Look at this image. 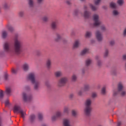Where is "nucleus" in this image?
Returning <instances> with one entry per match:
<instances>
[{
    "mask_svg": "<svg viewBox=\"0 0 126 126\" xmlns=\"http://www.w3.org/2000/svg\"><path fill=\"white\" fill-rule=\"evenodd\" d=\"M14 49L11 47V43L8 41L4 43L3 48L5 52L9 54H16L19 55L23 51V42L18 38V35H16L14 39Z\"/></svg>",
    "mask_w": 126,
    "mask_h": 126,
    "instance_id": "1",
    "label": "nucleus"
},
{
    "mask_svg": "<svg viewBox=\"0 0 126 126\" xmlns=\"http://www.w3.org/2000/svg\"><path fill=\"white\" fill-rule=\"evenodd\" d=\"M92 103V101L90 98L87 99L86 101L85 113L87 117H90L91 115V111H92V107H91Z\"/></svg>",
    "mask_w": 126,
    "mask_h": 126,
    "instance_id": "2",
    "label": "nucleus"
},
{
    "mask_svg": "<svg viewBox=\"0 0 126 126\" xmlns=\"http://www.w3.org/2000/svg\"><path fill=\"white\" fill-rule=\"evenodd\" d=\"M28 79L31 80L32 83L34 85V89L37 90L39 87V81L35 79V74L31 73L28 75Z\"/></svg>",
    "mask_w": 126,
    "mask_h": 126,
    "instance_id": "3",
    "label": "nucleus"
},
{
    "mask_svg": "<svg viewBox=\"0 0 126 126\" xmlns=\"http://www.w3.org/2000/svg\"><path fill=\"white\" fill-rule=\"evenodd\" d=\"M14 112L15 113H18L19 114H20L21 117V118H23V119L25 118V115H26V113L21 109L20 105H16L14 107Z\"/></svg>",
    "mask_w": 126,
    "mask_h": 126,
    "instance_id": "4",
    "label": "nucleus"
},
{
    "mask_svg": "<svg viewBox=\"0 0 126 126\" xmlns=\"http://www.w3.org/2000/svg\"><path fill=\"white\" fill-rule=\"evenodd\" d=\"M93 19H94V27H98V26H100L101 24V21L99 20V16L97 14H94L93 16Z\"/></svg>",
    "mask_w": 126,
    "mask_h": 126,
    "instance_id": "5",
    "label": "nucleus"
},
{
    "mask_svg": "<svg viewBox=\"0 0 126 126\" xmlns=\"http://www.w3.org/2000/svg\"><path fill=\"white\" fill-rule=\"evenodd\" d=\"M23 98L25 102H30L32 100V95L31 94H27L25 93H23Z\"/></svg>",
    "mask_w": 126,
    "mask_h": 126,
    "instance_id": "6",
    "label": "nucleus"
},
{
    "mask_svg": "<svg viewBox=\"0 0 126 126\" xmlns=\"http://www.w3.org/2000/svg\"><path fill=\"white\" fill-rule=\"evenodd\" d=\"M118 91L117 92L114 91L113 93L114 96H117V95H118V94H120L121 93V91L123 90V84L122 83H119L118 84Z\"/></svg>",
    "mask_w": 126,
    "mask_h": 126,
    "instance_id": "7",
    "label": "nucleus"
},
{
    "mask_svg": "<svg viewBox=\"0 0 126 126\" xmlns=\"http://www.w3.org/2000/svg\"><path fill=\"white\" fill-rule=\"evenodd\" d=\"M61 117H62V113H61L60 111H57L56 115L52 117V120L54 122L55 121H57L58 119H60Z\"/></svg>",
    "mask_w": 126,
    "mask_h": 126,
    "instance_id": "8",
    "label": "nucleus"
},
{
    "mask_svg": "<svg viewBox=\"0 0 126 126\" xmlns=\"http://www.w3.org/2000/svg\"><path fill=\"white\" fill-rule=\"evenodd\" d=\"M67 81V79L66 78H62L59 81V86H63L66 82Z\"/></svg>",
    "mask_w": 126,
    "mask_h": 126,
    "instance_id": "9",
    "label": "nucleus"
},
{
    "mask_svg": "<svg viewBox=\"0 0 126 126\" xmlns=\"http://www.w3.org/2000/svg\"><path fill=\"white\" fill-rule=\"evenodd\" d=\"M88 91L89 90V85H86L84 86V89H82L81 91H79L78 93V95L80 96L82 95V91Z\"/></svg>",
    "mask_w": 126,
    "mask_h": 126,
    "instance_id": "10",
    "label": "nucleus"
},
{
    "mask_svg": "<svg viewBox=\"0 0 126 126\" xmlns=\"http://www.w3.org/2000/svg\"><path fill=\"white\" fill-rule=\"evenodd\" d=\"M96 37L98 41H102V39H103V37L102 36V34L99 31H97L96 33Z\"/></svg>",
    "mask_w": 126,
    "mask_h": 126,
    "instance_id": "11",
    "label": "nucleus"
},
{
    "mask_svg": "<svg viewBox=\"0 0 126 126\" xmlns=\"http://www.w3.org/2000/svg\"><path fill=\"white\" fill-rule=\"evenodd\" d=\"M63 124L64 126H72L70 125V121L68 119H64Z\"/></svg>",
    "mask_w": 126,
    "mask_h": 126,
    "instance_id": "12",
    "label": "nucleus"
},
{
    "mask_svg": "<svg viewBox=\"0 0 126 126\" xmlns=\"http://www.w3.org/2000/svg\"><path fill=\"white\" fill-rule=\"evenodd\" d=\"M12 91V89H11V87H7L6 88L5 93L8 96L11 95Z\"/></svg>",
    "mask_w": 126,
    "mask_h": 126,
    "instance_id": "13",
    "label": "nucleus"
},
{
    "mask_svg": "<svg viewBox=\"0 0 126 126\" xmlns=\"http://www.w3.org/2000/svg\"><path fill=\"white\" fill-rule=\"evenodd\" d=\"M58 20H55L54 21H53L51 24V27L52 28V29H57V26H58Z\"/></svg>",
    "mask_w": 126,
    "mask_h": 126,
    "instance_id": "14",
    "label": "nucleus"
},
{
    "mask_svg": "<svg viewBox=\"0 0 126 126\" xmlns=\"http://www.w3.org/2000/svg\"><path fill=\"white\" fill-rule=\"evenodd\" d=\"M90 15H91V13L87 11H85L84 14V16L85 18H90Z\"/></svg>",
    "mask_w": 126,
    "mask_h": 126,
    "instance_id": "15",
    "label": "nucleus"
},
{
    "mask_svg": "<svg viewBox=\"0 0 126 126\" xmlns=\"http://www.w3.org/2000/svg\"><path fill=\"white\" fill-rule=\"evenodd\" d=\"M110 6L111 8L113 9H116L117 6V4L114 2H111L110 4Z\"/></svg>",
    "mask_w": 126,
    "mask_h": 126,
    "instance_id": "16",
    "label": "nucleus"
},
{
    "mask_svg": "<svg viewBox=\"0 0 126 126\" xmlns=\"http://www.w3.org/2000/svg\"><path fill=\"white\" fill-rule=\"evenodd\" d=\"M23 68L24 70L26 71V70H28V69H29V65L27 63H25L23 65Z\"/></svg>",
    "mask_w": 126,
    "mask_h": 126,
    "instance_id": "17",
    "label": "nucleus"
},
{
    "mask_svg": "<svg viewBox=\"0 0 126 126\" xmlns=\"http://www.w3.org/2000/svg\"><path fill=\"white\" fill-rule=\"evenodd\" d=\"M36 117L35 116V115L32 114L30 117V121L31 123H33L34 121H35Z\"/></svg>",
    "mask_w": 126,
    "mask_h": 126,
    "instance_id": "18",
    "label": "nucleus"
},
{
    "mask_svg": "<svg viewBox=\"0 0 126 126\" xmlns=\"http://www.w3.org/2000/svg\"><path fill=\"white\" fill-rule=\"evenodd\" d=\"M79 47V40H76L73 45V48H78Z\"/></svg>",
    "mask_w": 126,
    "mask_h": 126,
    "instance_id": "19",
    "label": "nucleus"
},
{
    "mask_svg": "<svg viewBox=\"0 0 126 126\" xmlns=\"http://www.w3.org/2000/svg\"><path fill=\"white\" fill-rule=\"evenodd\" d=\"M89 51V50H88V49L86 48V49H84V50L81 52V55L82 56H83V55H85V54H87V53H88Z\"/></svg>",
    "mask_w": 126,
    "mask_h": 126,
    "instance_id": "20",
    "label": "nucleus"
},
{
    "mask_svg": "<svg viewBox=\"0 0 126 126\" xmlns=\"http://www.w3.org/2000/svg\"><path fill=\"white\" fill-rule=\"evenodd\" d=\"M91 63H92V61L90 59H88L86 61V65L87 66H88L89 65H90L91 64Z\"/></svg>",
    "mask_w": 126,
    "mask_h": 126,
    "instance_id": "21",
    "label": "nucleus"
},
{
    "mask_svg": "<svg viewBox=\"0 0 126 126\" xmlns=\"http://www.w3.org/2000/svg\"><path fill=\"white\" fill-rule=\"evenodd\" d=\"M46 65L47 68H50L51 67V60L48 59L46 62Z\"/></svg>",
    "mask_w": 126,
    "mask_h": 126,
    "instance_id": "22",
    "label": "nucleus"
},
{
    "mask_svg": "<svg viewBox=\"0 0 126 126\" xmlns=\"http://www.w3.org/2000/svg\"><path fill=\"white\" fill-rule=\"evenodd\" d=\"M7 28L10 32H12L13 31V28H12V27L10 25H8L7 26Z\"/></svg>",
    "mask_w": 126,
    "mask_h": 126,
    "instance_id": "23",
    "label": "nucleus"
},
{
    "mask_svg": "<svg viewBox=\"0 0 126 126\" xmlns=\"http://www.w3.org/2000/svg\"><path fill=\"white\" fill-rule=\"evenodd\" d=\"M29 4L31 7L34 6V3H33V0H29Z\"/></svg>",
    "mask_w": 126,
    "mask_h": 126,
    "instance_id": "24",
    "label": "nucleus"
},
{
    "mask_svg": "<svg viewBox=\"0 0 126 126\" xmlns=\"http://www.w3.org/2000/svg\"><path fill=\"white\" fill-rule=\"evenodd\" d=\"M55 75L57 77H60V76H61V75H62V72H61V71L56 72Z\"/></svg>",
    "mask_w": 126,
    "mask_h": 126,
    "instance_id": "25",
    "label": "nucleus"
},
{
    "mask_svg": "<svg viewBox=\"0 0 126 126\" xmlns=\"http://www.w3.org/2000/svg\"><path fill=\"white\" fill-rule=\"evenodd\" d=\"M6 36H7V33L6 31H3L2 33V36L3 38H6Z\"/></svg>",
    "mask_w": 126,
    "mask_h": 126,
    "instance_id": "26",
    "label": "nucleus"
},
{
    "mask_svg": "<svg viewBox=\"0 0 126 126\" xmlns=\"http://www.w3.org/2000/svg\"><path fill=\"white\" fill-rule=\"evenodd\" d=\"M60 39H62V36H61V35H60V34L57 33L56 41L58 42V41H60Z\"/></svg>",
    "mask_w": 126,
    "mask_h": 126,
    "instance_id": "27",
    "label": "nucleus"
},
{
    "mask_svg": "<svg viewBox=\"0 0 126 126\" xmlns=\"http://www.w3.org/2000/svg\"><path fill=\"white\" fill-rule=\"evenodd\" d=\"M117 3L119 5H123V4H124V0H118L117 1Z\"/></svg>",
    "mask_w": 126,
    "mask_h": 126,
    "instance_id": "28",
    "label": "nucleus"
},
{
    "mask_svg": "<svg viewBox=\"0 0 126 126\" xmlns=\"http://www.w3.org/2000/svg\"><path fill=\"white\" fill-rule=\"evenodd\" d=\"M101 93L102 94H106V87H103L101 90Z\"/></svg>",
    "mask_w": 126,
    "mask_h": 126,
    "instance_id": "29",
    "label": "nucleus"
},
{
    "mask_svg": "<svg viewBox=\"0 0 126 126\" xmlns=\"http://www.w3.org/2000/svg\"><path fill=\"white\" fill-rule=\"evenodd\" d=\"M38 119L39 121H42V120H43V115H42V114H38Z\"/></svg>",
    "mask_w": 126,
    "mask_h": 126,
    "instance_id": "30",
    "label": "nucleus"
},
{
    "mask_svg": "<svg viewBox=\"0 0 126 126\" xmlns=\"http://www.w3.org/2000/svg\"><path fill=\"white\" fill-rule=\"evenodd\" d=\"M90 7L92 9V10H96V7H95L94 5H92V4H90Z\"/></svg>",
    "mask_w": 126,
    "mask_h": 126,
    "instance_id": "31",
    "label": "nucleus"
},
{
    "mask_svg": "<svg viewBox=\"0 0 126 126\" xmlns=\"http://www.w3.org/2000/svg\"><path fill=\"white\" fill-rule=\"evenodd\" d=\"M3 98V91H0V99H2Z\"/></svg>",
    "mask_w": 126,
    "mask_h": 126,
    "instance_id": "32",
    "label": "nucleus"
},
{
    "mask_svg": "<svg viewBox=\"0 0 126 126\" xmlns=\"http://www.w3.org/2000/svg\"><path fill=\"white\" fill-rule=\"evenodd\" d=\"M42 19L44 22H47V21H48V16H45L43 17Z\"/></svg>",
    "mask_w": 126,
    "mask_h": 126,
    "instance_id": "33",
    "label": "nucleus"
},
{
    "mask_svg": "<svg viewBox=\"0 0 126 126\" xmlns=\"http://www.w3.org/2000/svg\"><path fill=\"white\" fill-rule=\"evenodd\" d=\"M72 116H73V117H76V115H77V113H76V111H75V110H73L72 111Z\"/></svg>",
    "mask_w": 126,
    "mask_h": 126,
    "instance_id": "34",
    "label": "nucleus"
},
{
    "mask_svg": "<svg viewBox=\"0 0 126 126\" xmlns=\"http://www.w3.org/2000/svg\"><path fill=\"white\" fill-rule=\"evenodd\" d=\"M23 15H24V12L23 11H20L19 13V16L20 17H22V16H23Z\"/></svg>",
    "mask_w": 126,
    "mask_h": 126,
    "instance_id": "35",
    "label": "nucleus"
},
{
    "mask_svg": "<svg viewBox=\"0 0 126 126\" xmlns=\"http://www.w3.org/2000/svg\"><path fill=\"white\" fill-rule=\"evenodd\" d=\"M64 113H66V114H67V113H68V108L67 107H64Z\"/></svg>",
    "mask_w": 126,
    "mask_h": 126,
    "instance_id": "36",
    "label": "nucleus"
},
{
    "mask_svg": "<svg viewBox=\"0 0 126 126\" xmlns=\"http://www.w3.org/2000/svg\"><path fill=\"white\" fill-rule=\"evenodd\" d=\"M91 36V32H88L86 33V37H90Z\"/></svg>",
    "mask_w": 126,
    "mask_h": 126,
    "instance_id": "37",
    "label": "nucleus"
},
{
    "mask_svg": "<svg viewBox=\"0 0 126 126\" xmlns=\"http://www.w3.org/2000/svg\"><path fill=\"white\" fill-rule=\"evenodd\" d=\"M4 78L5 80H7V79L8 78V75L7 73L4 74Z\"/></svg>",
    "mask_w": 126,
    "mask_h": 126,
    "instance_id": "38",
    "label": "nucleus"
},
{
    "mask_svg": "<svg viewBox=\"0 0 126 126\" xmlns=\"http://www.w3.org/2000/svg\"><path fill=\"white\" fill-rule=\"evenodd\" d=\"M72 81H75L76 80V76L75 75H73L72 76Z\"/></svg>",
    "mask_w": 126,
    "mask_h": 126,
    "instance_id": "39",
    "label": "nucleus"
},
{
    "mask_svg": "<svg viewBox=\"0 0 126 126\" xmlns=\"http://www.w3.org/2000/svg\"><path fill=\"white\" fill-rule=\"evenodd\" d=\"M108 54H109V51L106 49L104 53V57H108Z\"/></svg>",
    "mask_w": 126,
    "mask_h": 126,
    "instance_id": "40",
    "label": "nucleus"
},
{
    "mask_svg": "<svg viewBox=\"0 0 126 126\" xmlns=\"http://www.w3.org/2000/svg\"><path fill=\"white\" fill-rule=\"evenodd\" d=\"M4 8H5V9L8 8V5H7V3H5L4 4Z\"/></svg>",
    "mask_w": 126,
    "mask_h": 126,
    "instance_id": "41",
    "label": "nucleus"
},
{
    "mask_svg": "<svg viewBox=\"0 0 126 126\" xmlns=\"http://www.w3.org/2000/svg\"><path fill=\"white\" fill-rule=\"evenodd\" d=\"M113 13V15H118V14H119V12H118L117 10H114Z\"/></svg>",
    "mask_w": 126,
    "mask_h": 126,
    "instance_id": "42",
    "label": "nucleus"
},
{
    "mask_svg": "<svg viewBox=\"0 0 126 126\" xmlns=\"http://www.w3.org/2000/svg\"><path fill=\"white\" fill-rule=\"evenodd\" d=\"M100 0H97L94 2L95 5H98V4H99V3H100Z\"/></svg>",
    "mask_w": 126,
    "mask_h": 126,
    "instance_id": "43",
    "label": "nucleus"
},
{
    "mask_svg": "<svg viewBox=\"0 0 126 126\" xmlns=\"http://www.w3.org/2000/svg\"><path fill=\"white\" fill-rule=\"evenodd\" d=\"M92 97H93V98H95V97H97V94L95 93H93L92 94Z\"/></svg>",
    "mask_w": 126,
    "mask_h": 126,
    "instance_id": "44",
    "label": "nucleus"
},
{
    "mask_svg": "<svg viewBox=\"0 0 126 126\" xmlns=\"http://www.w3.org/2000/svg\"><path fill=\"white\" fill-rule=\"evenodd\" d=\"M74 14L75 15H77V14H78V10H77V9L75 10Z\"/></svg>",
    "mask_w": 126,
    "mask_h": 126,
    "instance_id": "45",
    "label": "nucleus"
},
{
    "mask_svg": "<svg viewBox=\"0 0 126 126\" xmlns=\"http://www.w3.org/2000/svg\"><path fill=\"white\" fill-rule=\"evenodd\" d=\"M121 96H125V95H126V92L125 91L122 92L121 93Z\"/></svg>",
    "mask_w": 126,
    "mask_h": 126,
    "instance_id": "46",
    "label": "nucleus"
},
{
    "mask_svg": "<svg viewBox=\"0 0 126 126\" xmlns=\"http://www.w3.org/2000/svg\"><path fill=\"white\" fill-rule=\"evenodd\" d=\"M110 44L111 46H113V45H114V44H115V41L114 40H111L110 42Z\"/></svg>",
    "mask_w": 126,
    "mask_h": 126,
    "instance_id": "47",
    "label": "nucleus"
},
{
    "mask_svg": "<svg viewBox=\"0 0 126 126\" xmlns=\"http://www.w3.org/2000/svg\"><path fill=\"white\" fill-rule=\"evenodd\" d=\"M12 73H16L17 72V71L14 69H12Z\"/></svg>",
    "mask_w": 126,
    "mask_h": 126,
    "instance_id": "48",
    "label": "nucleus"
},
{
    "mask_svg": "<svg viewBox=\"0 0 126 126\" xmlns=\"http://www.w3.org/2000/svg\"><path fill=\"white\" fill-rule=\"evenodd\" d=\"M101 30H102L103 31H105V30H106V28L104 26H101Z\"/></svg>",
    "mask_w": 126,
    "mask_h": 126,
    "instance_id": "49",
    "label": "nucleus"
},
{
    "mask_svg": "<svg viewBox=\"0 0 126 126\" xmlns=\"http://www.w3.org/2000/svg\"><path fill=\"white\" fill-rule=\"evenodd\" d=\"M97 64H98V65H99V66L101 65V61L98 60L97 61Z\"/></svg>",
    "mask_w": 126,
    "mask_h": 126,
    "instance_id": "50",
    "label": "nucleus"
},
{
    "mask_svg": "<svg viewBox=\"0 0 126 126\" xmlns=\"http://www.w3.org/2000/svg\"><path fill=\"white\" fill-rule=\"evenodd\" d=\"M122 126V122H119L117 123V126Z\"/></svg>",
    "mask_w": 126,
    "mask_h": 126,
    "instance_id": "51",
    "label": "nucleus"
},
{
    "mask_svg": "<svg viewBox=\"0 0 126 126\" xmlns=\"http://www.w3.org/2000/svg\"><path fill=\"white\" fill-rule=\"evenodd\" d=\"M126 28L125 29L124 32V35L126 36Z\"/></svg>",
    "mask_w": 126,
    "mask_h": 126,
    "instance_id": "52",
    "label": "nucleus"
},
{
    "mask_svg": "<svg viewBox=\"0 0 126 126\" xmlns=\"http://www.w3.org/2000/svg\"><path fill=\"white\" fill-rule=\"evenodd\" d=\"M43 1V0H37V2L38 3H41Z\"/></svg>",
    "mask_w": 126,
    "mask_h": 126,
    "instance_id": "53",
    "label": "nucleus"
},
{
    "mask_svg": "<svg viewBox=\"0 0 126 126\" xmlns=\"http://www.w3.org/2000/svg\"><path fill=\"white\" fill-rule=\"evenodd\" d=\"M5 104L6 105H7L9 104V102L8 101H6L5 102Z\"/></svg>",
    "mask_w": 126,
    "mask_h": 126,
    "instance_id": "54",
    "label": "nucleus"
},
{
    "mask_svg": "<svg viewBox=\"0 0 126 126\" xmlns=\"http://www.w3.org/2000/svg\"><path fill=\"white\" fill-rule=\"evenodd\" d=\"M123 60H126V55L123 56Z\"/></svg>",
    "mask_w": 126,
    "mask_h": 126,
    "instance_id": "55",
    "label": "nucleus"
},
{
    "mask_svg": "<svg viewBox=\"0 0 126 126\" xmlns=\"http://www.w3.org/2000/svg\"><path fill=\"white\" fill-rule=\"evenodd\" d=\"M66 3H67V4H70V1H66Z\"/></svg>",
    "mask_w": 126,
    "mask_h": 126,
    "instance_id": "56",
    "label": "nucleus"
},
{
    "mask_svg": "<svg viewBox=\"0 0 126 126\" xmlns=\"http://www.w3.org/2000/svg\"><path fill=\"white\" fill-rule=\"evenodd\" d=\"M70 98H72L73 97V94H71L70 95Z\"/></svg>",
    "mask_w": 126,
    "mask_h": 126,
    "instance_id": "57",
    "label": "nucleus"
},
{
    "mask_svg": "<svg viewBox=\"0 0 126 126\" xmlns=\"http://www.w3.org/2000/svg\"><path fill=\"white\" fill-rule=\"evenodd\" d=\"M0 126H2V124L1 123V121H0Z\"/></svg>",
    "mask_w": 126,
    "mask_h": 126,
    "instance_id": "58",
    "label": "nucleus"
},
{
    "mask_svg": "<svg viewBox=\"0 0 126 126\" xmlns=\"http://www.w3.org/2000/svg\"><path fill=\"white\" fill-rule=\"evenodd\" d=\"M85 9H87V6H84Z\"/></svg>",
    "mask_w": 126,
    "mask_h": 126,
    "instance_id": "59",
    "label": "nucleus"
},
{
    "mask_svg": "<svg viewBox=\"0 0 126 126\" xmlns=\"http://www.w3.org/2000/svg\"><path fill=\"white\" fill-rule=\"evenodd\" d=\"M42 126H47V125H46V124H43Z\"/></svg>",
    "mask_w": 126,
    "mask_h": 126,
    "instance_id": "60",
    "label": "nucleus"
},
{
    "mask_svg": "<svg viewBox=\"0 0 126 126\" xmlns=\"http://www.w3.org/2000/svg\"><path fill=\"white\" fill-rule=\"evenodd\" d=\"M98 56H96V60H98Z\"/></svg>",
    "mask_w": 126,
    "mask_h": 126,
    "instance_id": "61",
    "label": "nucleus"
},
{
    "mask_svg": "<svg viewBox=\"0 0 126 126\" xmlns=\"http://www.w3.org/2000/svg\"><path fill=\"white\" fill-rule=\"evenodd\" d=\"M81 1H84V0H80Z\"/></svg>",
    "mask_w": 126,
    "mask_h": 126,
    "instance_id": "62",
    "label": "nucleus"
},
{
    "mask_svg": "<svg viewBox=\"0 0 126 126\" xmlns=\"http://www.w3.org/2000/svg\"><path fill=\"white\" fill-rule=\"evenodd\" d=\"M39 55H40L39 54H37V56H39Z\"/></svg>",
    "mask_w": 126,
    "mask_h": 126,
    "instance_id": "63",
    "label": "nucleus"
}]
</instances>
